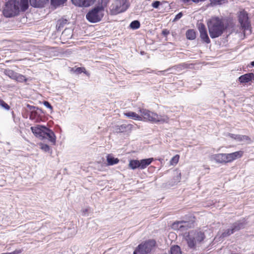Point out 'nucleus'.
<instances>
[{
  "label": "nucleus",
  "instance_id": "nucleus-1",
  "mask_svg": "<svg viewBox=\"0 0 254 254\" xmlns=\"http://www.w3.org/2000/svg\"><path fill=\"white\" fill-rule=\"evenodd\" d=\"M209 33L211 38L214 39L221 36L227 28L222 18L212 17L207 22Z\"/></svg>",
  "mask_w": 254,
  "mask_h": 254
},
{
  "label": "nucleus",
  "instance_id": "nucleus-2",
  "mask_svg": "<svg viewBox=\"0 0 254 254\" xmlns=\"http://www.w3.org/2000/svg\"><path fill=\"white\" fill-rule=\"evenodd\" d=\"M204 238L205 235L203 232L200 231L192 230L189 232L185 239L189 248L194 250Z\"/></svg>",
  "mask_w": 254,
  "mask_h": 254
},
{
  "label": "nucleus",
  "instance_id": "nucleus-3",
  "mask_svg": "<svg viewBox=\"0 0 254 254\" xmlns=\"http://www.w3.org/2000/svg\"><path fill=\"white\" fill-rule=\"evenodd\" d=\"M243 154L242 151H238L231 153H218L212 155V159L216 163L225 164L241 158Z\"/></svg>",
  "mask_w": 254,
  "mask_h": 254
},
{
  "label": "nucleus",
  "instance_id": "nucleus-4",
  "mask_svg": "<svg viewBox=\"0 0 254 254\" xmlns=\"http://www.w3.org/2000/svg\"><path fill=\"white\" fill-rule=\"evenodd\" d=\"M139 112L141 114V116L143 117L144 120L152 123H167L168 121V118L167 116L158 115L156 113L146 109H140Z\"/></svg>",
  "mask_w": 254,
  "mask_h": 254
},
{
  "label": "nucleus",
  "instance_id": "nucleus-5",
  "mask_svg": "<svg viewBox=\"0 0 254 254\" xmlns=\"http://www.w3.org/2000/svg\"><path fill=\"white\" fill-rule=\"evenodd\" d=\"M19 2L17 0H10L6 2L3 10V14L6 17H11L19 12Z\"/></svg>",
  "mask_w": 254,
  "mask_h": 254
},
{
  "label": "nucleus",
  "instance_id": "nucleus-6",
  "mask_svg": "<svg viewBox=\"0 0 254 254\" xmlns=\"http://www.w3.org/2000/svg\"><path fill=\"white\" fill-rule=\"evenodd\" d=\"M104 11L102 6L95 5L86 15V18L91 23H97L101 20L104 15Z\"/></svg>",
  "mask_w": 254,
  "mask_h": 254
},
{
  "label": "nucleus",
  "instance_id": "nucleus-7",
  "mask_svg": "<svg viewBox=\"0 0 254 254\" xmlns=\"http://www.w3.org/2000/svg\"><path fill=\"white\" fill-rule=\"evenodd\" d=\"M128 6L127 0H116L110 6V13L112 15H117L126 11Z\"/></svg>",
  "mask_w": 254,
  "mask_h": 254
},
{
  "label": "nucleus",
  "instance_id": "nucleus-8",
  "mask_svg": "<svg viewBox=\"0 0 254 254\" xmlns=\"http://www.w3.org/2000/svg\"><path fill=\"white\" fill-rule=\"evenodd\" d=\"M156 242L151 240L139 244L136 248L133 254H148L155 246Z\"/></svg>",
  "mask_w": 254,
  "mask_h": 254
},
{
  "label": "nucleus",
  "instance_id": "nucleus-9",
  "mask_svg": "<svg viewBox=\"0 0 254 254\" xmlns=\"http://www.w3.org/2000/svg\"><path fill=\"white\" fill-rule=\"evenodd\" d=\"M239 21L241 26L244 31L248 30L250 26L248 14L245 11H241L239 16Z\"/></svg>",
  "mask_w": 254,
  "mask_h": 254
},
{
  "label": "nucleus",
  "instance_id": "nucleus-10",
  "mask_svg": "<svg viewBox=\"0 0 254 254\" xmlns=\"http://www.w3.org/2000/svg\"><path fill=\"white\" fill-rule=\"evenodd\" d=\"M47 127L44 126L37 125L36 127H32L30 129L33 134L38 137H39L41 139L45 138L44 136L45 128Z\"/></svg>",
  "mask_w": 254,
  "mask_h": 254
},
{
  "label": "nucleus",
  "instance_id": "nucleus-11",
  "mask_svg": "<svg viewBox=\"0 0 254 254\" xmlns=\"http://www.w3.org/2000/svg\"><path fill=\"white\" fill-rule=\"evenodd\" d=\"M198 29L200 33V37L202 41L207 44L210 43L205 25L200 23L198 24Z\"/></svg>",
  "mask_w": 254,
  "mask_h": 254
},
{
  "label": "nucleus",
  "instance_id": "nucleus-12",
  "mask_svg": "<svg viewBox=\"0 0 254 254\" xmlns=\"http://www.w3.org/2000/svg\"><path fill=\"white\" fill-rule=\"evenodd\" d=\"M190 227V224L189 222L181 221H177L173 223L172 228L175 230H180L183 231Z\"/></svg>",
  "mask_w": 254,
  "mask_h": 254
},
{
  "label": "nucleus",
  "instance_id": "nucleus-13",
  "mask_svg": "<svg viewBox=\"0 0 254 254\" xmlns=\"http://www.w3.org/2000/svg\"><path fill=\"white\" fill-rule=\"evenodd\" d=\"M96 0H71L73 4L80 7H88L93 4Z\"/></svg>",
  "mask_w": 254,
  "mask_h": 254
},
{
  "label": "nucleus",
  "instance_id": "nucleus-14",
  "mask_svg": "<svg viewBox=\"0 0 254 254\" xmlns=\"http://www.w3.org/2000/svg\"><path fill=\"white\" fill-rule=\"evenodd\" d=\"M44 136H45V138H48L51 143L53 144H55L56 137L54 132L52 130L47 127L45 128Z\"/></svg>",
  "mask_w": 254,
  "mask_h": 254
},
{
  "label": "nucleus",
  "instance_id": "nucleus-15",
  "mask_svg": "<svg viewBox=\"0 0 254 254\" xmlns=\"http://www.w3.org/2000/svg\"><path fill=\"white\" fill-rule=\"evenodd\" d=\"M246 223L244 220H240L233 223L231 227L234 231V233L244 229L245 227Z\"/></svg>",
  "mask_w": 254,
  "mask_h": 254
},
{
  "label": "nucleus",
  "instance_id": "nucleus-16",
  "mask_svg": "<svg viewBox=\"0 0 254 254\" xmlns=\"http://www.w3.org/2000/svg\"><path fill=\"white\" fill-rule=\"evenodd\" d=\"M254 78L253 73H248L240 76L239 77V81L241 83H246L251 81Z\"/></svg>",
  "mask_w": 254,
  "mask_h": 254
},
{
  "label": "nucleus",
  "instance_id": "nucleus-17",
  "mask_svg": "<svg viewBox=\"0 0 254 254\" xmlns=\"http://www.w3.org/2000/svg\"><path fill=\"white\" fill-rule=\"evenodd\" d=\"M49 0H29L31 6L34 7H42L49 2Z\"/></svg>",
  "mask_w": 254,
  "mask_h": 254
},
{
  "label": "nucleus",
  "instance_id": "nucleus-18",
  "mask_svg": "<svg viewBox=\"0 0 254 254\" xmlns=\"http://www.w3.org/2000/svg\"><path fill=\"white\" fill-rule=\"evenodd\" d=\"M131 125L129 124H123L121 126H116L114 127V131L116 132H124L130 128Z\"/></svg>",
  "mask_w": 254,
  "mask_h": 254
},
{
  "label": "nucleus",
  "instance_id": "nucleus-19",
  "mask_svg": "<svg viewBox=\"0 0 254 254\" xmlns=\"http://www.w3.org/2000/svg\"><path fill=\"white\" fill-rule=\"evenodd\" d=\"M153 160V158H148V159H141L139 161L140 165V169H144L147 167L149 165H150L152 161Z\"/></svg>",
  "mask_w": 254,
  "mask_h": 254
},
{
  "label": "nucleus",
  "instance_id": "nucleus-20",
  "mask_svg": "<svg viewBox=\"0 0 254 254\" xmlns=\"http://www.w3.org/2000/svg\"><path fill=\"white\" fill-rule=\"evenodd\" d=\"M27 107L29 108V109L30 110H31V113H30V116H29V118H30V120H34L36 119V118L37 117H40L38 116V113H37V112H36V110H35L36 107L33 106H31V105H28Z\"/></svg>",
  "mask_w": 254,
  "mask_h": 254
},
{
  "label": "nucleus",
  "instance_id": "nucleus-21",
  "mask_svg": "<svg viewBox=\"0 0 254 254\" xmlns=\"http://www.w3.org/2000/svg\"><path fill=\"white\" fill-rule=\"evenodd\" d=\"M107 161L108 165L111 166L118 164L119 160L117 158L114 157L112 155L109 154L107 156Z\"/></svg>",
  "mask_w": 254,
  "mask_h": 254
},
{
  "label": "nucleus",
  "instance_id": "nucleus-22",
  "mask_svg": "<svg viewBox=\"0 0 254 254\" xmlns=\"http://www.w3.org/2000/svg\"><path fill=\"white\" fill-rule=\"evenodd\" d=\"M125 115L130 119H133L138 121H141L142 120V117L138 115L135 112H128L125 113Z\"/></svg>",
  "mask_w": 254,
  "mask_h": 254
},
{
  "label": "nucleus",
  "instance_id": "nucleus-23",
  "mask_svg": "<svg viewBox=\"0 0 254 254\" xmlns=\"http://www.w3.org/2000/svg\"><path fill=\"white\" fill-rule=\"evenodd\" d=\"M29 0H20L19 7L22 11H25L29 7Z\"/></svg>",
  "mask_w": 254,
  "mask_h": 254
},
{
  "label": "nucleus",
  "instance_id": "nucleus-24",
  "mask_svg": "<svg viewBox=\"0 0 254 254\" xmlns=\"http://www.w3.org/2000/svg\"><path fill=\"white\" fill-rule=\"evenodd\" d=\"M139 161L137 160H131L129 163V167L132 170H135L137 168L140 169Z\"/></svg>",
  "mask_w": 254,
  "mask_h": 254
},
{
  "label": "nucleus",
  "instance_id": "nucleus-25",
  "mask_svg": "<svg viewBox=\"0 0 254 254\" xmlns=\"http://www.w3.org/2000/svg\"><path fill=\"white\" fill-rule=\"evenodd\" d=\"M186 37L189 40H194L196 37L195 32L192 29L188 30L186 32Z\"/></svg>",
  "mask_w": 254,
  "mask_h": 254
},
{
  "label": "nucleus",
  "instance_id": "nucleus-26",
  "mask_svg": "<svg viewBox=\"0 0 254 254\" xmlns=\"http://www.w3.org/2000/svg\"><path fill=\"white\" fill-rule=\"evenodd\" d=\"M66 24H67V20L65 19H59L56 25L58 30H61Z\"/></svg>",
  "mask_w": 254,
  "mask_h": 254
},
{
  "label": "nucleus",
  "instance_id": "nucleus-27",
  "mask_svg": "<svg viewBox=\"0 0 254 254\" xmlns=\"http://www.w3.org/2000/svg\"><path fill=\"white\" fill-rule=\"evenodd\" d=\"M4 73L8 76L10 78L15 80L16 74L17 73L15 72L11 69H5L4 70Z\"/></svg>",
  "mask_w": 254,
  "mask_h": 254
},
{
  "label": "nucleus",
  "instance_id": "nucleus-28",
  "mask_svg": "<svg viewBox=\"0 0 254 254\" xmlns=\"http://www.w3.org/2000/svg\"><path fill=\"white\" fill-rule=\"evenodd\" d=\"M170 253L171 254H182L180 247L177 245L171 247Z\"/></svg>",
  "mask_w": 254,
  "mask_h": 254
},
{
  "label": "nucleus",
  "instance_id": "nucleus-29",
  "mask_svg": "<svg viewBox=\"0 0 254 254\" xmlns=\"http://www.w3.org/2000/svg\"><path fill=\"white\" fill-rule=\"evenodd\" d=\"M140 26V24L138 20H134L129 25V27L132 29H137L139 28Z\"/></svg>",
  "mask_w": 254,
  "mask_h": 254
},
{
  "label": "nucleus",
  "instance_id": "nucleus-30",
  "mask_svg": "<svg viewBox=\"0 0 254 254\" xmlns=\"http://www.w3.org/2000/svg\"><path fill=\"white\" fill-rule=\"evenodd\" d=\"M67 0H51V3L54 6H58L64 4Z\"/></svg>",
  "mask_w": 254,
  "mask_h": 254
},
{
  "label": "nucleus",
  "instance_id": "nucleus-31",
  "mask_svg": "<svg viewBox=\"0 0 254 254\" xmlns=\"http://www.w3.org/2000/svg\"><path fill=\"white\" fill-rule=\"evenodd\" d=\"M110 0H98V5L99 7L102 6L103 9L105 10V8L107 6V4L109 2Z\"/></svg>",
  "mask_w": 254,
  "mask_h": 254
},
{
  "label": "nucleus",
  "instance_id": "nucleus-32",
  "mask_svg": "<svg viewBox=\"0 0 254 254\" xmlns=\"http://www.w3.org/2000/svg\"><path fill=\"white\" fill-rule=\"evenodd\" d=\"M233 233H234V232L231 227L230 228L227 229L224 232H223L221 235V236L223 238L227 237L228 236H229L230 235H231V234H232Z\"/></svg>",
  "mask_w": 254,
  "mask_h": 254
},
{
  "label": "nucleus",
  "instance_id": "nucleus-33",
  "mask_svg": "<svg viewBox=\"0 0 254 254\" xmlns=\"http://www.w3.org/2000/svg\"><path fill=\"white\" fill-rule=\"evenodd\" d=\"M15 80L21 82L27 81L25 76L19 73H17Z\"/></svg>",
  "mask_w": 254,
  "mask_h": 254
},
{
  "label": "nucleus",
  "instance_id": "nucleus-34",
  "mask_svg": "<svg viewBox=\"0 0 254 254\" xmlns=\"http://www.w3.org/2000/svg\"><path fill=\"white\" fill-rule=\"evenodd\" d=\"M41 148L45 152H49L50 150L49 146L45 144H41Z\"/></svg>",
  "mask_w": 254,
  "mask_h": 254
},
{
  "label": "nucleus",
  "instance_id": "nucleus-35",
  "mask_svg": "<svg viewBox=\"0 0 254 254\" xmlns=\"http://www.w3.org/2000/svg\"><path fill=\"white\" fill-rule=\"evenodd\" d=\"M179 156L178 155H176V156H174L171 160V163L172 164H173L174 163L175 164H177L178 161H179Z\"/></svg>",
  "mask_w": 254,
  "mask_h": 254
},
{
  "label": "nucleus",
  "instance_id": "nucleus-36",
  "mask_svg": "<svg viewBox=\"0 0 254 254\" xmlns=\"http://www.w3.org/2000/svg\"><path fill=\"white\" fill-rule=\"evenodd\" d=\"M90 210V207H87L86 208H82L81 210V212L83 215L86 216L88 215L89 211Z\"/></svg>",
  "mask_w": 254,
  "mask_h": 254
},
{
  "label": "nucleus",
  "instance_id": "nucleus-37",
  "mask_svg": "<svg viewBox=\"0 0 254 254\" xmlns=\"http://www.w3.org/2000/svg\"><path fill=\"white\" fill-rule=\"evenodd\" d=\"M183 14L182 12H180L179 13H178L176 15L175 18L173 19V22L176 21L178 20L179 19H180L183 16Z\"/></svg>",
  "mask_w": 254,
  "mask_h": 254
},
{
  "label": "nucleus",
  "instance_id": "nucleus-38",
  "mask_svg": "<svg viewBox=\"0 0 254 254\" xmlns=\"http://www.w3.org/2000/svg\"><path fill=\"white\" fill-rule=\"evenodd\" d=\"M212 3H213L214 4H221L223 2H224L225 0H210Z\"/></svg>",
  "mask_w": 254,
  "mask_h": 254
},
{
  "label": "nucleus",
  "instance_id": "nucleus-39",
  "mask_svg": "<svg viewBox=\"0 0 254 254\" xmlns=\"http://www.w3.org/2000/svg\"><path fill=\"white\" fill-rule=\"evenodd\" d=\"M161 2L159 1H155L152 3V6L153 8H158L159 6L160 5Z\"/></svg>",
  "mask_w": 254,
  "mask_h": 254
},
{
  "label": "nucleus",
  "instance_id": "nucleus-40",
  "mask_svg": "<svg viewBox=\"0 0 254 254\" xmlns=\"http://www.w3.org/2000/svg\"><path fill=\"white\" fill-rule=\"evenodd\" d=\"M242 141H246L248 143L250 142L251 141V138L247 135H243L242 136Z\"/></svg>",
  "mask_w": 254,
  "mask_h": 254
},
{
  "label": "nucleus",
  "instance_id": "nucleus-41",
  "mask_svg": "<svg viewBox=\"0 0 254 254\" xmlns=\"http://www.w3.org/2000/svg\"><path fill=\"white\" fill-rule=\"evenodd\" d=\"M43 104L47 108L50 109L51 110L53 109V107H52V105L49 102L46 101H44Z\"/></svg>",
  "mask_w": 254,
  "mask_h": 254
},
{
  "label": "nucleus",
  "instance_id": "nucleus-42",
  "mask_svg": "<svg viewBox=\"0 0 254 254\" xmlns=\"http://www.w3.org/2000/svg\"><path fill=\"white\" fill-rule=\"evenodd\" d=\"M0 102L2 103L1 104V106H2L3 108H4V109H5L6 110H9V109L10 107L7 104H6L4 101H0Z\"/></svg>",
  "mask_w": 254,
  "mask_h": 254
},
{
  "label": "nucleus",
  "instance_id": "nucleus-43",
  "mask_svg": "<svg viewBox=\"0 0 254 254\" xmlns=\"http://www.w3.org/2000/svg\"><path fill=\"white\" fill-rule=\"evenodd\" d=\"M84 70H85L84 68L78 67L76 69V72H77L78 73H81L84 72Z\"/></svg>",
  "mask_w": 254,
  "mask_h": 254
},
{
  "label": "nucleus",
  "instance_id": "nucleus-44",
  "mask_svg": "<svg viewBox=\"0 0 254 254\" xmlns=\"http://www.w3.org/2000/svg\"><path fill=\"white\" fill-rule=\"evenodd\" d=\"M35 110H36V112H37V113H38V116L39 117H41V114L43 113L42 109H40L38 107H36Z\"/></svg>",
  "mask_w": 254,
  "mask_h": 254
},
{
  "label": "nucleus",
  "instance_id": "nucleus-45",
  "mask_svg": "<svg viewBox=\"0 0 254 254\" xmlns=\"http://www.w3.org/2000/svg\"><path fill=\"white\" fill-rule=\"evenodd\" d=\"M242 136L243 135L237 134V137L235 140L238 141H242Z\"/></svg>",
  "mask_w": 254,
  "mask_h": 254
},
{
  "label": "nucleus",
  "instance_id": "nucleus-46",
  "mask_svg": "<svg viewBox=\"0 0 254 254\" xmlns=\"http://www.w3.org/2000/svg\"><path fill=\"white\" fill-rule=\"evenodd\" d=\"M228 135L230 137H231V138H233V139H236V137H237V134H233V133H229V134H228Z\"/></svg>",
  "mask_w": 254,
  "mask_h": 254
},
{
  "label": "nucleus",
  "instance_id": "nucleus-47",
  "mask_svg": "<svg viewBox=\"0 0 254 254\" xmlns=\"http://www.w3.org/2000/svg\"><path fill=\"white\" fill-rule=\"evenodd\" d=\"M172 69V68H168L167 69L165 70L159 71L158 74L160 75V74L163 73H164L165 72H166L167 71H169L170 70H171Z\"/></svg>",
  "mask_w": 254,
  "mask_h": 254
},
{
  "label": "nucleus",
  "instance_id": "nucleus-48",
  "mask_svg": "<svg viewBox=\"0 0 254 254\" xmlns=\"http://www.w3.org/2000/svg\"><path fill=\"white\" fill-rule=\"evenodd\" d=\"M169 33V32L167 31L166 29L163 30L162 31V34L164 36H167Z\"/></svg>",
  "mask_w": 254,
  "mask_h": 254
},
{
  "label": "nucleus",
  "instance_id": "nucleus-49",
  "mask_svg": "<svg viewBox=\"0 0 254 254\" xmlns=\"http://www.w3.org/2000/svg\"><path fill=\"white\" fill-rule=\"evenodd\" d=\"M250 64H251V66L252 67H254V61L252 62Z\"/></svg>",
  "mask_w": 254,
  "mask_h": 254
},
{
  "label": "nucleus",
  "instance_id": "nucleus-50",
  "mask_svg": "<svg viewBox=\"0 0 254 254\" xmlns=\"http://www.w3.org/2000/svg\"><path fill=\"white\" fill-rule=\"evenodd\" d=\"M66 32V30H64L63 33H62V36H64V34Z\"/></svg>",
  "mask_w": 254,
  "mask_h": 254
},
{
  "label": "nucleus",
  "instance_id": "nucleus-51",
  "mask_svg": "<svg viewBox=\"0 0 254 254\" xmlns=\"http://www.w3.org/2000/svg\"><path fill=\"white\" fill-rule=\"evenodd\" d=\"M0 101H3V100H1V99H0ZM1 104H2V103H1V102H0V106H1Z\"/></svg>",
  "mask_w": 254,
  "mask_h": 254
},
{
  "label": "nucleus",
  "instance_id": "nucleus-52",
  "mask_svg": "<svg viewBox=\"0 0 254 254\" xmlns=\"http://www.w3.org/2000/svg\"><path fill=\"white\" fill-rule=\"evenodd\" d=\"M181 173H179V177L180 178Z\"/></svg>",
  "mask_w": 254,
  "mask_h": 254
}]
</instances>
